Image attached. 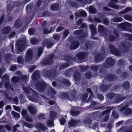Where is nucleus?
I'll return each instance as SVG.
<instances>
[{
	"mask_svg": "<svg viewBox=\"0 0 132 132\" xmlns=\"http://www.w3.org/2000/svg\"><path fill=\"white\" fill-rule=\"evenodd\" d=\"M98 30L99 32L101 33H104L105 30V29L104 28L103 25H99Z\"/></svg>",
	"mask_w": 132,
	"mask_h": 132,
	"instance_id": "36",
	"label": "nucleus"
},
{
	"mask_svg": "<svg viewBox=\"0 0 132 132\" xmlns=\"http://www.w3.org/2000/svg\"><path fill=\"white\" fill-rule=\"evenodd\" d=\"M109 47L110 48L109 51L112 53L117 56L120 55V54L119 52L115 48L114 46L113 45L110 44L109 45Z\"/></svg>",
	"mask_w": 132,
	"mask_h": 132,
	"instance_id": "7",
	"label": "nucleus"
},
{
	"mask_svg": "<svg viewBox=\"0 0 132 132\" xmlns=\"http://www.w3.org/2000/svg\"><path fill=\"white\" fill-rule=\"evenodd\" d=\"M26 44L25 39H24L22 42H19L18 43L16 46V51L17 53H19L21 51H23L25 48V45Z\"/></svg>",
	"mask_w": 132,
	"mask_h": 132,
	"instance_id": "1",
	"label": "nucleus"
},
{
	"mask_svg": "<svg viewBox=\"0 0 132 132\" xmlns=\"http://www.w3.org/2000/svg\"><path fill=\"white\" fill-rule=\"evenodd\" d=\"M87 92L91 94V95L89 97L88 100L90 101L91 100V98L92 97V92L91 89L90 88L87 89Z\"/></svg>",
	"mask_w": 132,
	"mask_h": 132,
	"instance_id": "54",
	"label": "nucleus"
},
{
	"mask_svg": "<svg viewBox=\"0 0 132 132\" xmlns=\"http://www.w3.org/2000/svg\"><path fill=\"white\" fill-rule=\"evenodd\" d=\"M11 30V28L10 27H6L4 28L2 30V33L5 34L9 33Z\"/></svg>",
	"mask_w": 132,
	"mask_h": 132,
	"instance_id": "29",
	"label": "nucleus"
},
{
	"mask_svg": "<svg viewBox=\"0 0 132 132\" xmlns=\"http://www.w3.org/2000/svg\"><path fill=\"white\" fill-rule=\"evenodd\" d=\"M74 34L76 35H80L82 38H84L85 35H86V33H84L82 29L76 31L74 32Z\"/></svg>",
	"mask_w": 132,
	"mask_h": 132,
	"instance_id": "16",
	"label": "nucleus"
},
{
	"mask_svg": "<svg viewBox=\"0 0 132 132\" xmlns=\"http://www.w3.org/2000/svg\"><path fill=\"white\" fill-rule=\"evenodd\" d=\"M16 73L18 74H19V76H20V78H21V79L25 80L26 79L27 76L25 75H22L21 74V73L20 72H17Z\"/></svg>",
	"mask_w": 132,
	"mask_h": 132,
	"instance_id": "44",
	"label": "nucleus"
},
{
	"mask_svg": "<svg viewBox=\"0 0 132 132\" xmlns=\"http://www.w3.org/2000/svg\"><path fill=\"white\" fill-rule=\"evenodd\" d=\"M122 20V18L120 17H116L111 19L112 21L116 22H120Z\"/></svg>",
	"mask_w": 132,
	"mask_h": 132,
	"instance_id": "35",
	"label": "nucleus"
},
{
	"mask_svg": "<svg viewBox=\"0 0 132 132\" xmlns=\"http://www.w3.org/2000/svg\"><path fill=\"white\" fill-rule=\"evenodd\" d=\"M107 97L109 98H112L115 97L114 94L112 93H109L107 95Z\"/></svg>",
	"mask_w": 132,
	"mask_h": 132,
	"instance_id": "57",
	"label": "nucleus"
},
{
	"mask_svg": "<svg viewBox=\"0 0 132 132\" xmlns=\"http://www.w3.org/2000/svg\"><path fill=\"white\" fill-rule=\"evenodd\" d=\"M53 119L51 118L50 119L48 120L47 122V123L49 127H51L53 124Z\"/></svg>",
	"mask_w": 132,
	"mask_h": 132,
	"instance_id": "48",
	"label": "nucleus"
},
{
	"mask_svg": "<svg viewBox=\"0 0 132 132\" xmlns=\"http://www.w3.org/2000/svg\"><path fill=\"white\" fill-rule=\"evenodd\" d=\"M79 13L81 15L85 16H86L87 14L85 12L81 10L79 11Z\"/></svg>",
	"mask_w": 132,
	"mask_h": 132,
	"instance_id": "63",
	"label": "nucleus"
},
{
	"mask_svg": "<svg viewBox=\"0 0 132 132\" xmlns=\"http://www.w3.org/2000/svg\"><path fill=\"white\" fill-rule=\"evenodd\" d=\"M33 51L31 49H28L26 52L25 60L28 61L32 60V57Z\"/></svg>",
	"mask_w": 132,
	"mask_h": 132,
	"instance_id": "9",
	"label": "nucleus"
},
{
	"mask_svg": "<svg viewBox=\"0 0 132 132\" xmlns=\"http://www.w3.org/2000/svg\"><path fill=\"white\" fill-rule=\"evenodd\" d=\"M37 128L43 131H45L48 129L43 124L40 123H37L36 125Z\"/></svg>",
	"mask_w": 132,
	"mask_h": 132,
	"instance_id": "15",
	"label": "nucleus"
},
{
	"mask_svg": "<svg viewBox=\"0 0 132 132\" xmlns=\"http://www.w3.org/2000/svg\"><path fill=\"white\" fill-rule=\"evenodd\" d=\"M106 61L107 63L110 65H113L115 63L114 60L111 57H108L106 58Z\"/></svg>",
	"mask_w": 132,
	"mask_h": 132,
	"instance_id": "22",
	"label": "nucleus"
},
{
	"mask_svg": "<svg viewBox=\"0 0 132 132\" xmlns=\"http://www.w3.org/2000/svg\"><path fill=\"white\" fill-rule=\"evenodd\" d=\"M121 27L125 31H128V29L129 28L131 25L128 23L125 22L121 24Z\"/></svg>",
	"mask_w": 132,
	"mask_h": 132,
	"instance_id": "20",
	"label": "nucleus"
},
{
	"mask_svg": "<svg viewBox=\"0 0 132 132\" xmlns=\"http://www.w3.org/2000/svg\"><path fill=\"white\" fill-rule=\"evenodd\" d=\"M46 75L48 77L53 78L56 76V73L55 69H52L47 72Z\"/></svg>",
	"mask_w": 132,
	"mask_h": 132,
	"instance_id": "12",
	"label": "nucleus"
},
{
	"mask_svg": "<svg viewBox=\"0 0 132 132\" xmlns=\"http://www.w3.org/2000/svg\"><path fill=\"white\" fill-rule=\"evenodd\" d=\"M23 89L24 92L28 94L30 93V90L32 91L34 96L37 99L38 98V97L39 96V95H39H38L36 92L33 90L31 89L30 88L29 86L28 87H24Z\"/></svg>",
	"mask_w": 132,
	"mask_h": 132,
	"instance_id": "8",
	"label": "nucleus"
},
{
	"mask_svg": "<svg viewBox=\"0 0 132 132\" xmlns=\"http://www.w3.org/2000/svg\"><path fill=\"white\" fill-rule=\"evenodd\" d=\"M53 37L55 40H58L60 39V36L59 35L55 34L53 36Z\"/></svg>",
	"mask_w": 132,
	"mask_h": 132,
	"instance_id": "64",
	"label": "nucleus"
},
{
	"mask_svg": "<svg viewBox=\"0 0 132 132\" xmlns=\"http://www.w3.org/2000/svg\"><path fill=\"white\" fill-rule=\"evenodd\" d=\"M60 124L62 125H64L65 122V119L64 118H62L59 120Z\"/></svg>",
	"mask_w": 132,
	"mask_h": 132,
	"instance_id": "58",
	"label": "nucleus"
},
{
	"mask_svg": "<svg viewBox=\"0 0 132 132\" xmlns=\"http://www.w3.org/2000/svg\"><path fill=\"white\" fill-rule=\"evenodd\" d=\"M17 60L19 63H22L23 61V59L22 57L19 56L18 57Z\"/></svg>",
	"mask_w": 132,
	"mask_h": 132,
	"instance_id": "59",
	"label": "nucleus"
},
{
	"mask_svg": "<svg viewBox=\"0 0 132 132\" xmlns=\"http://www.w3.org/2000/svg\"><path fill=\"white\" fill-rule=\"evenodd\" d=\"M88 97V95L86 94H84L83 95L82 97L81 98V101H85Z\"/></svg>",
	"mask_w": 132,
	"mask_h": 132,
	"instance_id": "62",
	"label": "nucleus"
},
{
	"mask_svg": "<svg viewBox=\"0 0 132 132\" xmlns=\"http://www.w3.org/2000/svg\"><path fill=\"white\" fill-rule=\"evenodd\" d=\"M20 79L19 75L17 76L13 77L12 79V81L14 83H16Z\"/></svg>",
	"mask_w": 132,
	"mask_h": 132,
	"instance_id": "39",
	"label": "nucleus"
},
{
	"mask_svg": "<svg viewBox=\"0 0 132 132\" xmlns=\"http://www.w3.org/2000/svg\"><path fill=\"white\" fill-rule=\"evenodd\" d=\"M20 127V125L19 124H16L15 125H14L13 126V131L15 132L17 130L16 128H19Z\"/></svg>",
	"mask_w": 132,
	"mask_h": 132,
	"instance_id": "55",
	"label": "nucleus"
},
{
	"mask_svg": "<svg viewBox=\"0 0 132 132\" xmlns=\"http://www.w3.org/2000/svg\"><path fill=\"white\" fill-rule=\"evenodd\" d=\"M92 75L90 73L88 72L86 73L85 74V76L86 78L87 79H89L91 77Z\"/></svg>",
	"mask_w": 132,
	"mask_h": 132,
	"instance_id": "61",
	"label": "nucleus"
},
{
	"mask_svg": "<svg viewBox=\"0 0 132 132\" xmlns=\"http://www.w3.org/2000/svg\"><path fill=\"white\" fill-rule=\"evenodd\" d=\"M36 87L39 91L43 92L46 88V85L43 81H42L41 82L37 83L36 84Z\"/></svg>",
	"mask_w": 132,
	"mask_h": 132,
	"instance_id": "5",
	"label": "nucleus"
},
{
	"mask_svg": "<svg viewBox=\"0 0 132 132\" xmlns=\"http://www.w3.org/2000/svg\"><path fill=\"white\" fill-rule=\"evenodd\" d=\"M20 122L29 128H31L33 127V125L32 124H30L23 120H20Z\"/></svg>",
	"mask_w": 132,
	"mask_h": 132,
	"instance_id": "26",
	"label": "nucleus"
},
{
	"mask_svg": "<svg viewBox=\"0 0 132 132\" xmlns=\"http://www.w3.org/2000/svg\"><path fill=\"white\" fill-rule=\"evenodd\" d=\"M105 80L107 79L109 81L114 80V79H117V77L116 75L113 76L110 74H108L105 76Z\"/></svg>",
	"mask_w": 132,
	"mask_h": 132,
	"instance_id": "17",
	"label": "nucleus"
},
{
	"mask_svg": "<svg viewBox=\"0 0 132 132\" xmlns=\"http://www.w3.org/2000/svg\"><path fill=\"white\" fill-rule=\"evenodd\" d=\"M120 111L123 113L126 116L132 113V110L131 109L125 107L121 108Z\"/></svg>",
	"mask_w": 132,
	"mask_h": 132,
	"instance_id": "10",
	"label": "nucleus"
},
{
	"mask_svg": "<svg viewBox=\"0 0 132 132\" xmlns=\"http://www.w3.org/2000/svg\"><path fill=\"white\" fill-rule=\"evenodd\" d=\"M91 122V120L89 118H86L83 121V123L86 124H89Z\"/></svg>",
	"mask_w": 132,
	"mask_h": 132,
	"instance_id": "41",
	"label": "nucleus"
},
{
	"mask_svg": "<svg viewBox=\"0 0 132 132\" xmlns=\"http://www.w3.org/2000/svg\"><path fill=\"white\" fill-rule=\"evenodd\" d=\"M26 121L29 122H32L33 121V118L32 117H30L29 115L24 117Z\"/></svg>",
	"mask_w": 132,
	"mask_h": 132,
	"instance_id": "40",
	"label": "nucleus"
},
{
	"mask_svg": "<svg viewBox=\"0 0 132 132\" xmlns=\"http://www.w3.org/2000/svg\"><path fill=\"white\" fill-rule=\"evenodd\" d=\"M21 114L24 118V117L29 115L28 114V112L26 110H23L21 111Z\"/></svg>",
	"mask_w": 132,
	"mask_h": 132,
	"instance_id": "49",
	"label": "nucleus"
},
{
	"mask_svg": "<svg viewBox=\"0 0 132 132\" xmlns=\"http://www.w3.org/2000/svg\"><path fill=\"white\" fill-rule=\"evenodd\" d=\"M71 114L73 116H76L78 115L79 114V112L75 110L74 109H72L70 111Z\"/></svg>",
	"mask_w": 132,
	"mask_h": 132,
	"instance_id": "27",
	"label": "nucleus"
},
{
	"mask_svg": "<svg viewBox=\"0 0 132 132\" xmlns=\"http://www.w3.org/2000/svg\"><path fill=\"white\" fill-rule=\"evenodd\" d=\"M108 6L114 9H118L119 8L118 6L115 5L113 3H109L108 4Z\"/></svg>",
	"mask_w": 132,
	"mask_h": 132,
	"instance_id": "37",
	"label": "nucleus"
},
{
	"mask_svg": "<svg viewBox=\"0 0 132 132\" xmlns=\"http://www.w3.org/2000/svg\"><path fill=\"white\" fill-rule=\"evenodd\" d=\"M123 88L125 89H128L129 88L130 84L129 82L128 81L124 82L123 85Z\"/></svg>",
	"mask_w": 132,
	"mask_h": 132,
	"instance_id": "32",
	"label": "nucleus"
},
{
	"mask_svg": "<svg viewBox=\"0 0 132 132\" xmlns=\"http://www.w3.org/2000/svg\"><path fill=\"white\" fill-rule=\"evenodd\" d=\"M38 42V40L35 38H31L30 42L33 45H36Z\"/></svg>",
	"mask_w": 132,
	"mask_h": 132,
	"instance_id": "38",
	"label": "nucleus"
},
{
	"mask_svg": "<svg viewBox=\"0 0 132 132\" xmlns=\"http://www.w3.org/2000/svg\"><path fill=\"white\" fill-rule=\"evenodd\" d=\"M61 82L65 85L68 86H69L70 85V82L67 80L63 79Z\"/></svg>",
	"mask_w": 132,
	"mask_h": 132,
	"instance_id": "42",
	"label": "nucleus"
},
{
	"mask_svg": "<svg viewBox=\"0 0 132 132\" xmlns=\"http://www.w3.org/2000/svg\"><path fill=\"white\" fill-rule=\"evenodd\" d=\"M89 28L93 34H95L96 33V29L95 26L93 24H91L89 26Z\"/></svg>",
	"mask_w": 132,
	"mask_h": 132,
	"instance_id": "34",
	"label": "nucleus"
},
{
	"mask_svg": "<svg viewBox=\"0 0 132 132\" xmlns=\"http://www.w3.org/2000/svg\"><path fill=\"white\" fill-rule=\"evenodd\" d=\"M2 80L3 82L6 81V82L5 85V87L8 90H13V88H12L9 83V79L8 76L6 74L4 75L2 77Z\"/></svg>",
	"mask_w": 132,
	"mask_h": 132,
	"instance_id": "3",
	"label": "nucleus"
},
{
	"mask_svg": "<svg viewBox=\"0 0 132 132\" xmlns=\"http://www.w3.org/2000/svg\"><path fill=\"white\" fill-rule=\"evenodd\" d=\"M32 7V4H30L27 6L26 7V10L27 12H29L31 10V9Z\"/></svg>",
	"mask_w": 132,
	"mask_h": 132,
	"instance_id": "47",
	"label": "nucleus"
},
{
	"mask_svg": "<svg viewBox=\"0 0 132 132\" xmlns=\"http://www.w3.org/2000/svg\"><path fill=\"white\" fill-rule=\"evenodd\" d=\"M52 28L50 29V30H49L48 29L46 28H44L43 29V33L45 34H47L50 33L51 32V30Z\"/></svg>",
	"mask_w": 132,
	"mask_h": 132,
	"instance_id": "45",
	"label": "nucleus"
},
{
	"mask_svg": "<svg viewBox=\"0 0 132 132\" xmlns=\"http://www.w3.org/2000/svg\"><path fill=\"white\" fill-rule=\"evenodd\" d=\"M39 72V71H34L31 76V78L33 80H35L40 77Z\"/></svg>",
	"mask_w": 132,
	"mask_h": 132,
	"instance_id": "18",
	"label": "nucleus"
},
{
	"mask_svg": "<svg viewBox=\"0 0 132 132\" xmlns=\"http://www.w3.org/2000/svg\"><path fill=\"white\" fill-rule=\"evenodd\" d=\"M89 11L90 12L92 13H94L96 12L95 8L93 7H90L89 8Z\"/></svg>",
	"mask_w": 132,
	"mask_h": 132,
	"instance_id": "60",
	"label": "nucleus"
},
{
	"mask_svg": "<svg viewBox=\"0 0 132 132\" xmlns=\"http://www.w3.org/2000/svg\"><path fill=\"white\" fill-rule=\"evenodd\" d=\"M131 10H132L131 7H127L123 11L119 12L118 14H125Z\"/></svg>",
	"mask_w": 132,
	"mask_h": 132,
	"instance_id": "30",
	"label": "nucleus"
},
{
	"mask_svg": "<svg viewBox=\"0 0 132 132\" xmlns=\"http://www.w3.org/2000/svg\"><path fill=\"white\" fill-rule=\"evenodd\" d=\"M21 25V22L20 20H17L14 24V28H19Z\"/></svg>",
	"mask_w": 132,
	"mask_h": 132,
	"instance_id": "33",
	"label": "nucleus"
},
{
	"mask_svg": "<svg viewBox=\"0 0 132 132\" xmlns=\"http://www.w3.org/2000/svg\"><path fill=\"white\" fill-rule=\"evenodd\" d=\"M103 68L102 67L99 65L98 66H92L91 68V69L92 70L94 71H96L98 70V69L99 68H100V72L101 73H103V71H102L101 69Z\"/></svg>",
	"mask_w": 132,
	"mask_h": 132,
	"instance_id": "23",
	"label": "nucleus"
},
{
	"mask_svg": "<svg viewBox=\"0 0 132 132\" xmlns=\"http://www.w3.org/2000/svg\"><path fill=\"white\" fill-rule=\"evenodd\" d=\"M57 115V113L54 112L52 111L50 113V116L51 118H55Z\"/></svg>",
	"mask_w": 132,
	"mask_h": 132,
	"instance_id": "46",
	"label": "nucleus"
},
{
	"mask_svg": "<svg viewBox=\"0 0 132 132\" xmlns=\"http://www.w3.org/2000/svg\"><path fill=\"white\" fill-rule=\"evenodd\" d=\"M102 52L98 54L97 56H96L95 58V61L98 62L104 59V54L105 52L104 48H103Z\"/></svg>",
	"mask_w": 132,
	"mask_h": 132,
	"instance_id": "6",
	"label": "nucleus"
},
{
	"mask_svg": "<svg viewBox=\"0 0 132 132\" xmlns=\"http://www.w3.org/2000/svg\"><path fill=\"white\" fill-rule=\"evenodd\" d=\"M43 47H40L39 48L37 55L38 57H39L42 54L43 52Z\"/></svg>",
	"mask_w": 132,
	"mask_h": 132,
	"instance_id": "50",
	"label": "nucleus"
},
{
	"mask_svg": "<svg viewBox=\"0 0 132 132\" xmlns=\"http://www.w3.org/2000/svg\"><path fill=\"white\" fill-rule=\"evenodd\" d=\"M79 45V43L78 41L75 40L71 43L70 46V47L71 49L75 50L77 48Z\"/></svg>",
	"mask_w": 132,
	"mask_h": 132,
	"instance_id": "14",
	"label": "nucleus"
},
{
	"mask_svg": "<svg viewBox=\"0 0 132 132\" xmlns=\"http://www.w3.org/2000/svg\"><path fill=\"white\" fill-rule=\"evenodd\" d=\"M59 5L57 4L52 5L51 7V9L53 11H57L59 9Z\"/></svg>",
	"mask_w": 132,
	"mask_h": 132,
	"instance_id": "28",
	"label": "nucleus"
},
{
	"mask_svg": "<svg viewBox=\"0 0 132 132\" xmlns=\"http://www.w3.org/2000/svg\"><path fill=\"white\" fill-rule=\"evenodd\" d=\"M68 65L66 63H64L61 65L59 68L60 70H61L62 69H64L68 67Z\"/></svg>",
	"mask_w": 132,
	"mask_h": 132,
	"instance_id": "51",
	"label": "nucleus"
},
{
	"mask_svg": "<svg viewBox=\"0 0 132 132\" xmlns=\"http://www.w3.org/2000/svg\"><path fill=\"white\" fill-rule=\"evenodd\" d=\"M38 118L40 120H42L46 119L44 114H40L38 115Z\"/></svg>",
	"mask_w": 132,
	"mask_h": 132,
	"instance_id": "52",
	"label": "nucleus"
},
{
	"mask_svg": "<svg viewBox=\"0 0 132 132\" xmlns=\"http://www.w3.org/2000/svg\"><path fill=\"white\" fill-rule=\"evenodd\" d=\"M78 122V121H77L75 120L72 119L69 122V125L70 127H74L77 124Z\"/></svg>",
	"mask_w": 132,
	"mask_h": 132,
	"instance_id": "25",
	"label": "nucleus"
},
{
	"mask_svg": "<svg viewBox=\"0 0 132 132\" xmlns=\"http://www.w3.org/2000/svg\"><path fill=\"white\" fill-rule=\"evenodd\" d=\"M122 130L123 132H132V125L129 127L128 128L122 127Z\"/></svg>",
	"mask_w": 132,
	"mask_h": 132,
	"instance_id": "31",
	"label": "nucleus"
},
{
	"mask_svg": "<svg viewBox=\"0 0 132 132\" xmlns=\"http://www.w3.org/2000/svg\"><path fill=\"white\" fill-rule=\"evenodd\" d=\"M105 36V38L107 40L112 41L113 40H116V38H115L111 35H107L106 34H105L104 35Z\"/></svg>",
	"mask_w": 132,
	"mask_h": 132,
	"instance_id": "21",
	"label": "nucleus"
},
{
	"mask_svg": "<svg viewBox=\"0 0 132 132\" xmlns=\"http://www.w3.org/2000/svg\"><path fill=\"white\" fill-rule=\"evenodd\" d=\"M35 32V30L33 28H31L29 29L28 30V33L31 35H33Z\"/></svg>",
	"mask_w": 132,
	"mask_h": 132,
	"instance_id": "56",
	"label": "nucleus"
},
{
	"mask_svg": "<svg viewBox=\"0 0 132 132\" xmlns=\"http://www.w3.org/2000/svg\"><path fill=\"white\" fill-rule=\"evenodd\" d=\"M131 45L129 42L122 43L119 46V50L121 52H124L127 51L128 48L130 47Z\"/></svg>",
	"mask_w": 132,
	"mask_h": 132,
	"instance_id": "2",
	"label": "nucleus"
},
{
	"mask_svg": "<svg viewBox=\"0 0 132 132\" xmlns=\"http://www.w3.org/2000/svg\"><path fill=\"white\" fill-rule=\"evenodd\" d=\"M54 57V55L51 54L49 55V57L45 61L43 60L42 62L44 64L50 65L53 62V59Z\"/></svg>",
	"mask_w": 132,
	"mask_h": 132,
	"instance_id": "11",
	"label": "nucleus"
},
{
	"mask_svg": "<svg viewBox=\"0 0 132 132\" xmlns=\"http://www.w3.org/2000/svg\"><path fill=\"white\" fill-rule=\"evenodd\" d=\"M124 18L127 20L130 21H132V17L129 15H125L124 16Z\"/></svg>",
	"mask_w": 132,
	"mask_h": 132,
	"instance_id": "53",
	"label": "nucleus"
},
{
	"mask_svg": "<svg viewBox=\"0 0 132 132\" xmlns=\"http://www.w3.org/2000/svg\"><path fill=\"white\" fill-rule=\"evenodd\" d=\"M86 56L85 53L84 52H81L77 54V57L80 60H81L84 59Z\"/></svg>",
	"mask_w": 132,
	"mask_h": 132,
	"instance_id": "24",
	"label": "nucleus"
},
{
	"mask_svg": "<svg viewBox=\"0 0 132 132\" xmlns=\"http://www.w3.org/2000/svg\"><path fill=\"white\" fill-rule=\"evenodd\" d=\"M11 114L15 118H19L20 117V115L19 114L14 111L11 112Z\"/></svg>",
	"mask_w": 132,
	"mask_h": 132,
	"instance_id": "43",
	"label": "nucleus"
},
{
	"mask_svg": "<svg viewBox=\"0 0 132 132\" xmlns=\"http://www.w3.org/2000/svg\"><path fill=\"white\" fill-rule=\"evenodd\" d=\"M5 128H6L9 131L11 130V127L9 125L0 126V132H5L4 130Z\"/></svg>",
	"mask_w": 132,
	"mask_h": 132,
	"instance_id": "19",
	"label": "nucleus"
},
{
	"mask_svg": "<svg viewBox=\"0 0 132 132\" xmlns=\"http://www.w3.org/2000/svg\"><path fill=\"white\" fill-rule=\"evenodd\" d=\"M106 108L107 109V110L104 111L101 115V117H102L104 116H105V117L103 118L102 119V121L103 122L106 121L108 120V114L113 109L112 107H107Z\"/></svg>",
	"mask_w": 132,
	"mask_h": 132,
	"instance_id": "4",
	"label": "nucleus"
},
{
	"mask_svg": "<svg viewBox=\"0 0 132 132\" xmlns=\"http://www.w3.org/2000/svg\"><path fill=\"white\" fill-rule=\"evenodd\" d=\"M28 108L30 113L34 115L36 113L37 111L36 107L32 104H31L29 105L28 106Z\"/></svg>",
	"mask_w": 132,
	"mask_h": 132,
	"instance_id": "13",
	"label": "nucleus"
}]
</instances>
